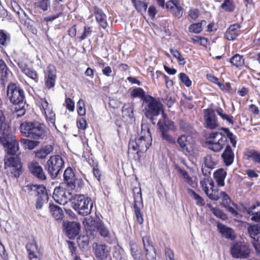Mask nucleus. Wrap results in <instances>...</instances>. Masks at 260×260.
Wrapping results in <instances>:
<instances>
[{
	"label": "nucleus",
	"instance_id": "1",
	"mask_svg": "<svg viewBox=\"0 0 260 260\" xmlns=\"http://www.w3.org/2000/svg\"><path fill=\"white\" fill-rule=\"evenodd\" d=\"M1 144L6 152L4 158L5 169L8 175L13 178L20 175L21 165L18 155L20 154L18 143L15 137L11 134L4 133L1 139Z\"/></svg>",
	"mask_w": 260,
	"mask_h": 260
},
{
	"label": "nucleus",
	"instance_id": "2",
	"mask_svg": "<svg viewBox=\"0 0 260 260\" xmlns=\"http://www.w3.org/2000/svg\"><path fill=\"white\" fill-rule=\"evenodd\" d=\"M221 129L223 131L224 133L219 132L211 133L209 137V139L210 140H207L206 142L209 145V148L214 152H219L223 148L226 144L228 138L234 147L236 145L237 142L235 137L229 129L222 127Z\"/></svg>",
	"mask_w": 260,
	"mask_h": 260
},
{
	"label": "nucleus",
	"instance_id": "3",
	"mask_svg": "<svg viewBox=\"0 0 260 260\" xmlns=\"http://www.w3.org/2000/svg\"><path fill=\"white\" fill-rule=\"evenodd\" d=\"M152 138L149 128L147 125H142V130L140 136L135 141L131 140L128 144L129 153L132 151L136 152L139 157L140 153L146 152L151 145Z\"/></svg>",
	"mask_w": 260,
	"mask_h": 260
},
{
	"label": "nucleus",
	"instance_id": "4",
	"mask_svg": "<svg viewBox=\"0 0 260 260\" xmlns=\"http://www.w3.org/2000/svg\"><path fill=\"white\" fill-rule=\"evenodd\" d=\"M19 129L25 137L35 140L42 139L45 136V126L38 121H24Z\"/></svg>",
	"mask_w": 260,
	"mask_h": 260
},
{
	"label": "nucleus",
	"instance_id": "5",
	"mask_svg": "<svg viewBox=\"0 0 260 260\" xmlns=\"http://www.w3.org/2000/svg\"><path fill=\"white\" fill-rule=\"evenodd\" d=\"M143 104L146 117L150 119L152 123L155 124L154 117L158 116L160 113L162 115V113L164 112L162 104L158 100L150 95H147Z\"/></svg>",
	"mask_w": 260,
	"mask_h": 260
},
{
	"label": "nucleus",
	"instance_id": "6",
	"mask_svg": "<svg viewBox=\"0 0 260 260\" xmlns=\"http://www.w3.org/2000/svg\"><path fill=\"white\" fill-rule=\"evenodd\" d=\"M72 204L73 209L82 216L89 214L93 207L91 199L82 194H76L74 197Z\"/></svg>",
	"mask_w": 260,
	"mask_h": 260
},
{
	"label": "nucleus",
	"instance_id": "7",
	"mask_svg": "<svg viewBox=\"0 0 260 260\" xmlns=\"http://www.w3.org/2000/svg\"><path fill=\"white\" fill-rule=\"evenodd\" d=\"M157 126L161 133L162 139L170 144H174L176 142L175 139L173 138L168 133L169 131L173 132L176 130L174 122L170 120L167 116V115L162 113V119H160Z\"/></svg>",
	"mask_w": 260,
	"mask_h": 260
},
{
	"label": "nucleus",
	"instance_id": "8",
	"mask_svg": "<svg viewBox=\"0 0 260 260\" xmlns=\"http://www.w3.org/2000/svg\"><path fill=\"white\" fill-rule=\"evenodd\" d=\"M7 96L13 104H23L25 98L23 90L20 86L12 83L8 85Z\"/></svg>",
	"mask_w": 260,
	"mask_h": 260
},
{
	"label": "nucleus",
	"instance_id": "9",
	"mask_svg": "<svg viewBox=\"0 0 260 260\" xmlns=\"http://www.w3.org/2000/svg\"><path fill=\"white\" fill-rule=\"evenodd\" d=\"M230 252L234 258H246L249 256L250 249L246 242L238 241L231 245Z\"/></svg>",
	"mask_w": 260,
	"mask_h": 260
},
{
	"label": "nucleus",
	"instance_id": "10",
	"mask_svg": "<svg viewBox=\"0 0 260 260\" xmlns=\"http://www.w3.org/2000/svg\"><path fill=\"white\" fill-rule=\"evenodd\" d=\"M64 166L62 158L58 155L51 156L47 161L48 172L52 178H56Z\"/></svg>",
	"mask_w": 260,
	"mask_h": 260
},
{
	"label": "nucleus",
	"instance_id": "11",
	"mask_svg": "<svg viewBox=\"0 0 260 260\" xmlns=\"http://www.w3.org/2000/svg\"><path fill=\"white\" fill-rule=\"evenodd\" d=\"M134 199V208L137 221L140 224L143 222V218L141 213V209L143 207L141 187H135L133 188Z\"/></svg>",
	"mask_w": 260,
	"mask_h": 260
},
{
	"label": "nucleus",
	"instance_id": "12",
	"mask_svg": "<svg viewBox=\"0 0 260 260\" xmlns=\"http://www.w3.org/2000/svg\"><path fill=\"white\" fill-rule=\"evenodd\" d=\"M165 7L174 17L179 19L183 13V8L181 6L178 0H169L167 2Z\"/></svg>",
	"mask_w": 260,
	"mask_h": 260
},
{
	"label": "nucleus",
	"instance_id": "13",
	"mask_svg": "<svg viewBox=\"0 0 260 260\" xmlns=\"http://www.w3.org/2000/svg\"><path fill=\"white\" fill-rule=\"evenodd\" d=\"M71 193L64 188L60 187H55L52 197L54 201L59 204H64L70 200Z\"/></svg>",
	"mask_w": 260,
	"mask_h": 260
},
{
	"label": "nucleus",
	"instance_id": "14",
	"mask_svg": "<svg viewBox=\"0 0 260 260\" xmlns=\"http://www.w3.org/2000/svg\"><path fill=\"white\" fill-rule=\"evenodd\" d=\"M28 168L30 172L37 179L44 181L47 179L46 175L42 167L36 161H32L28 164Z\"/></svg>",
	"mask_w": 260,
	"mask_h": 260
},
{
	"label": "nucleus",
	"instance_id": "15",
	"mask_svg": "<svg viewBox=\"0 0 260 260\" xmlns=\"http://www.w3.org/2000/svg\"><path fill=\"white\" fill-rule=\"evenodd\" d=\"M102 222L99 217L94 219L89 218L83 221V224L87 233L89 232L90 235L94 236V233L98 232Z\"/></svg>",
	"mask_w": 260,
	"mask_h": 260
},
{
	"label": "nucleus",
	"instance_id": "16",
	"mask_svg": "<svg viewBox=\"0 0 260 260\" xmlns=\"http://www.w3.org/2000/svg\"><path fill=\"white\" fill-rule=\"evenodd\" d=\"M204 119L207 127L215 129L218 126L217 118L212 109H207L204 110Z\"/></svg>",
	"mask_w": 260,
	"mask_h": 260
},
{
	"label": "nucleus",
	"instance_id": "17",
	"mask_svg": "<svg viewBox=\"0 0 260 260\" xmlns=\"http://www.w3.org/2000/svg\"><path fill=\"white\" fill-rule=\"evenodd\" d=\"M23 190L30 197H38L46 191V189L43 185L28 184L24 186Z\"/></svg>",
	"mask_w": 260,
	"mask_h": 260
},
{
	"label": "nucleus",
	"instance_id": "18",
	"mask_svg": "<svg viewBox=\"0 0 260 260\" xmlns=\"http://www.w3.org/2000/svg\"><path fill=\"white\" fill-rule=\"evenodd\" d=\"M67 235L70 239H74L77 236L80 230V224L75 221L68 222L64 224Z\"/></svg>",
	"mask_w": 260,
	"mask_h": 260
},
{
	"label": "nucleus",
	"instance_id": "19",
	"mask_svg": "<svg viewBox=\"0 0 260 260\" xmlns=\"http://www.w3.org/2000/svg\"><path fill=\"white\" fill-rule=\"evenodd\" d=\"M110 247L105 244H96L95 254L99 260H106L110 255Z\"/></svg>",
	"mask_w": 260,
	"mask_h": 260
},
{
	"label": "nucleus",
	"instance_id": "20",
	"mask_svg": "<svg viewBox=\"0 0 260 260\" xmlns=\"http://www.w3.org/2000/svg\"><path fill=\"white\" fill-rule=\"evenodd\" d=\"M217 228L222 237L232 241L236 238V234L232 228L221 223H218Z\"/></svg>",
	"mask_w": 260,
	"mask_h": 260
},
{
	"label": "nucleus",
	"instance_id": "21",
	"mask_svg": "<svg viewBox=\"0 0 260 260\" xmlns=\"http://www.w3.org/2000/svg\"><path fill=\"white\" fill-rule=\"evenodd\" d=\"M56 78V70L53 67L49 66L45 81V86L47 88L50 89L54 86Z\"/></svg>",
	"mask_w": 260,
	"mask_h": 260
},
{
	"label": "nucleus",
	"instance_id": "22",
	"mask_svg": "<svg viewBox=\"0 0 260 260\" xmlns=\"http://www.w3.org/2000/svg\"><path fill=\"white\" fill-rule=\"evenodd\" d=\"M93 12L95 16L96 21L102 28L105 29L108 26V23L106 15L103 10L97 7H94Z\"/></svg>",
	"mask_w": 260,
	"mask_h": 260
},
{
	"label": "nucleus",
	"instance_id": "23",
	"mask_svg": "<svg viewBox=\"0 0 260 260\" xmlns=\"http://www.w3.org/2000/svg\"><path fill=\"white\" fill-rule=\"evenodd\" d=\"M49 211L52 217L56 220H62L64 216V213L62 209L57 205H49Z\"/></svg>",
	"mask_w": 260,
	"mask_h": 260
},
{
	"label": "nucleus",
	"instance_id": "24",
	"mask_svg": "<svg viewBox=\"0 0 260 260\" xmlns=\"http://www.w3.org/2000/svg\"><path fill=\"white\" fill-rule=\"evenodd\" d=\"M221 157L226 166H230L233 163L234 155L230 145H228L226 146L224 152L221 155Z\"/></svg>",
	"mask_w": 260,
	"mask_h": 260
},
{
	"label": "nucleus",
	"instance_id": "25",
	"mask_svg": "<svg viewBox=\"0 0 260 260\" xmlns=\"http://www.w3.org/2000/svg\"><path fill=\"white\" fill-rule=\"evenodd\" d=\"M75 177L72 169L70 167L67 168L63 173V181L68 187L74 186L73 182L74 181Z\"/></svg>",
	"mask_w": 260,
	"mask_h": 260
},
{
	"label": "nucleus",
	"instance_id": "26",
	"mask_svg": "<svg viewBox=\"0 0 260 260\" xmlns=\"http://www.w3.org/2000/svg\"><path fill=\"white\" fill-rule=\"evenodd\" d=\"M248 232L253 241L260 242V224H254L248 228Z\"/></svg>",
	"mask_w": 260,
	"mask_h": 260
},
{
	"label": "nucleus",
	"instance_id": "27",
	"mask_svg": "<svg viewBox=\"0 0 260 260\" xmlns=\"http://www.w3.org/2000/svg\"><path fill=\"white\" fill-rule=\"evenodd\" d=\"M226 175V173L223 169H219L214 172V177L219 186L224 185V179Z\"/></svg>",
	"mask_w": 260,
	"mask_h": 260
},
{
	"label": "nucleus",
	"instance_id": "28",
	"mask_svg": "<svg viewBox=\"0 0 260 260\" xmlns=\"http://www.w3.org/2000/svg\"><path fill=\"white\" fill-rule=\"evenodd\" d=\"M248 214L252 216L251 219L253 221V218L260 216V202L249 207L247 210Z\"/></svg>",
	"mask_w": 260,
	"mask_h": 260
},
{
	"label": "nucleus",
	"instance_id": "29",
	"mask_svg": "<svg viewBox=\"0 0 260 260\" xmlns=\"http://www.w3.org/2000/svg\"><path fill=\"white\" fill-rule=\"evenodd\" d=\"M131 95L132 98H139L143 100V104L144 103V100L147 95L145 94L144 90L140 88L137 87L133 89L131 92Z\"/></svg>",
	"mask_w": 260,
	"mask_h": 260
},
{
	"label": "nucleus",
	"instance_id": "30",
	"mask_svg": "<svg viewBox=\"0 0 260 260\" xmlns=\"http://www.w3.org/2000/svg\"><path fill=\"white\" fill-rule=\"evenodd\" d=\"M145 1L146 0H134L132 2L137 11L142 13L145 12L147 8V4Z\"/></svg>",
	"mask_w": 260,
	"mask_h": 260
},
{
	"label": "nucleus",
	"instance_id": "31",
	"mask_svg": "<svg viewBox=\"0 0 260 260\" xmlns=\"http://www.w3.org/2000/svg\"><path fill=\"white\" fill-rule=\"evenodd\" d=\"M230 62L237 68H240L243 66L244 59L242 55L236 54L230 59Z\"/></svg>",
	"mask_w": 260,
	"mask_h": 260
},
{
	"label": "nucleus",
	"instance_id": "32",
	"mask_svg": "<svg viewBox=\"0 0 260 260\" xmlns=\"http://www.w3.org/2000/svg\"><path fill=\"white\" fill-rule=\"evenodd\" d=\"M177 142L180 147L183 151H185L187 153L190 152V150L187 147V136L184 135L180 136L177 139Z\"/></svg>",
	"mask_w": 260,
	"mask_h": 260
},
{
	"label": "nucleus",
	"instance_id": "33",
	"mask_svg": "<svg viewBox=\"0 0 260 260\" xmlns=\"http://www.w3.org/2000/svg\"><path fill=\"white\" fill-rule=\"evenodd\" d=\"M207 206L210 208L212 213L217 217L222 220H225L228 219L227 215L220 209L213 207L210 204H207Z\"/></svg>",
	"mask_w": 260,
	"mask_h": 260
},
{
	"label": "nucleus",
	"instance_id": "34",
	"mask_svg": "<svg viewBox=\"0 0 260 260\" xmlns=\"http://www.w3.org/2000/svg\"><path fill=\"white\" fill-rule=\"evenodd\" d=\"M206 23L205 20H202L201 22L192 24L189 25L188 30L190 32L199 34L202 31V25Z\"/></svg>",
	"mask_w": 260,
	"mask_h": 260
},
{
	"label": "nucleus",
	"instance_id": "35",
	"mask_svg": "<svg viewBox=\"0 0 260 260\" xmlns=\"http://www.w3.org/2000/svg\"><path fill=\"white\" fill-rule=\"evenodd\" d=\"M37 199L36 203V208L37 209H40L42 208L44 204L47 201L48 199L47 191L42 193L37 197Z\"/></svg>",
	"mask_w": 260,
	"mask_h": 260
},
{
	"label": "nucleus",
	"instance_id": "36",
	"mask_svg": "<svg viewBox=\"0 0 260 260\" xmlns=\"http://www.w3.org/2000/svg\"><path fill=\"white\" fill-rule=\"evenodd\" d=\"M44 113L45 114L46 120L49 124L52 125V126L55 127L56 128L55 124V114L54 112L52 111V110H50Z\"/></svg>",
	"mask_w": 260,
	"mask_h": 260
},
{
	"label": "nucleus",
	"instance_id": "37",
	"mask_svg": "<svg viewBox=\"0 0 260 260\" xmlns=\"http://www.w3.org/2000/svg\"><path fill=\"white\" fill-rule=\"evenodd\" d=\"M26 248L27 250L29 252V255L30 254H35L39 252V249L38 248V246L36 244V242L32 240L30 241H29L26 245Z\"/></svg>",
	"mask_w": 260,
	"mask_h": 260
},
{
	"label": "nucleus",
	"instance_id": "38",
	"mask_svg": "<svg viewBox=\"0 0 260 260\" xmlns=\"http://www.w3.org/2000/svg\"><path fill=\"white\" fill-rule=\"evenodd\" d=\"M171 54L178 59V63L180 65H184L185 63V59L182 57L181 53L177 50L171 48L170 50Z\"/></svg>",
	"mask_w": 260,
	"mask_h": 260
},
{
	"label": "nucleus",
	"instance_id": "39",
	"mask_svg": "<svg viewBox=\"0 0 260 260\" xmlns=\"http://www.w3.org/2000/svg\"><path fill=\"white\" fill-rule=\"evenodd\" d=\"M11 6L14 12H15L19 18L22 17V15L25 14L24 11L20 8L16 1H11Z\"/></svg>",
	"mask_w": 260,
	"mask_h": 260
},
{
	"label": "nucleus",
	"instance_id": "40",
	"mask_svg": "<svg viewBox=\"0 0 260 260\" xmlns=\"http://www.w3.org/2000/svg\"><path fill=\"white\" fill-rule=\"evenodd\" d=\"M5 121V118L2 111H0V132H2L3 136L8 133L7 125Z\"/></svg>",
	"mask_w": 260,
	"mask_h": 260
},
{
	"label": "nucleus",
	"instance_id": "41",
	"mask_svg": "<svg viewBox=\"0 0 260 260\" xmlns=\"http://www.w3.org/2000/svg\"><path fill=\"white\" fill-rule=\"evenodd\" d=\"M221 8L225 11L233 12L235 9L233 0H224L221 6Z\"/></svg>",
	"mask_w": 260,
	"mask_h": 260
},
{
	"label": "nucleus",
	"instance_id": "42",
	"mask_svg": "<svg viewBox=\"0 0 260 260\" xmlns=\"http://www.w3.org/2000/svg\"><path fill=\"white\" fill-rule=\"evenodd\" d=\"M204 164L207 168L212 169L216 165V162L211 155H208L204 157Z\"/></svg>",
	"mask_w": 260,
	"mask_h": 260
},
{
	"label": "nucleus",
	"instance_id": "43",
	"mask_svg": "<svg viewBox=\"0 0 260 260\" xmlns=\"http://www.w3.org/2000/svg\"><path fill=\"white\" fill-rule=\"evenodd\" d=\"M131 251L132 256L135 260H140V252L136 244L131 245Z\"/></svg>",
	"mask_w": 260,
	"mask_h": 260
},
{
	"label": "nucleus",
	"instance_id": "44",
	"mask_svg": "<svg viewBox=\"0 0 260 260\" xmlns=\"http://www.w3.org/2000/svg\"><path fill=\"white\" fill-rule=\"evenodd\" d=\"M179 125L180 128L183 132L191 133L192 131V126L190 124L183 120H179Z\"/></svg>",
	"mask_w": 260,
	"mask_h": 260
},
{
	"label": "nucleus",
	"instance_id": "45",
	"mask_svg": "<svg viewBox=\"0 0 260 260\" xmlns=\"http://www.w3.org/2000/svg\"><path fill=\"white\" fill-rule=\"evenodd\" d=\"M248 156L251 158L253 161L260 165V152L251 150L248 152Z\"/></svg>",
	"mask_w": 260,
	"mask_h": 260
},
{
	"label": "nucleus",
	"instance_id": "46",
	"mask_svg": "<svg viewBox=\"0 0 260 260\" xmlns=\"http://www.w3.org/2000/svg\"><path fill=\"white\" fill-rule=\"evenodd\" d=\"M100 235L104 238H109L110 236V233L107 228L103 222H102L99 228L98 231Z\"/></svg>",
	"mask_w": 260,
	"mask_h": 260
},
{
	"label": "nucleus",
	"instance_id": "47",
	"mask_svg": "<svg viewBox=\"0 0 260 260\" xmlns=\"http://www.w3.org/2000/svg\"><path fill=\"white\" fill-rule=\"evenodd\" d=\"M208 198L213 201H217L219 199L220 197L218 194V191L216 189L209 190L205 192Z\"/></svg>",
	"mask_w": 260,
	"mask_h": 260
},
{
	"label": "nucleus",
	"instance_id": "48",
	"mask_svg": "<svg viewBox=\"0 0 260 260\" xmlns=\"http://www.w3.org/2000/svg\"><path fill=\"white\" fill-rule=\"evenodd\" d=\"M24 73L27 76L37 82L38 74L37 72L32 68H28L27 70H24Z\"/></svg>",
	"mask_w": 260,
	"mask_h": 260
},
{
	"label": "nucleus",
	"instance_id": "49",
	"mask_svg": "<svg viewBox=\"0 0 260 260\" xmlns=\"http://www.w3.org/2000/svg\"><path fill=\"white\" fill-rule=\"evenodd\" d=\"M23 144L25 145V146L29 150L33 149L38 145L39 143L37 141H32L28 139H23Z\"/></svg>",
	"mask_w": 260,
	"mask_h": 260
},
{
	"label": "nucleus",
	"instance_id": "50",
	"mask_svg": "<svg viewBox=\"0 0 260 260\" xmlns=\"http://www.w3.org/2000/svg\"><path fill=\"white\" fill-rule=\"evenodd\" d=\"M84 102L82 99H80L77 103L78 110L77 112L79 115L83 116L85 114V109Z\"/></svg>",
	"mask_w": 260,
	"mask_h": 260
},
{
	"label": "nucleus",
	"instance_id": "51",
	"mask_svg": "<svg viewBox=\"0 0 260 260\" xmlns=\"http://www.w3.org/2000/svg\"><path fill=\"white\" fill-rule=\"evenodd\" d=\"M178 171L181 174L184 179V181L188 184L191 185L192 183V180L191 178L188 175L187 171L181 169L180 168L178 169Z\"/></svg>",
	"mask_w": 260,
	"mask_h": 260
},
{
	"label": "nucleus",
	"instance_id": "52",
	"mask_svg": "<svg viewBox=\"0 0 260 260\" xmlns=\"http://www.w3.org/2000/svg\"><path fill=\"white\" fill-rule=\"evenodd\" d=\"M179 79L181 82L187 87H189L191 85V81L189 79L188 76L184 73H181L179 75Z\"/></svg>",
	"mask_w": 260,
	"mask_h": 260
},
{
	"label": "nucleus",
	"instance_id": "53",
	"mask_svg": "<svg viewBox=\"0 0 260 260\" xmlns=\"http://www.w3.org/2000/svg\"><path fill=\"white\" fill-rule=\"evenodd\" d=\"M190 192L191 193V196L194 199L195 201H196V204L200 206H203L204 205V203L202 198L193 190H191Z\"/></svg>",
	"mask_w": 260,
	"mask_h": 260
},
{
	"label": "nucleus",
	"instance_id": "54",
	"mask_svg": "<svg viewBox=\"0 0 260 260\" xmlns=\"http://www.w3.org/2000/svg\"><path fill=\"white\" fill-rule=\"evenodd\" d=\"M11 71L9 70L1 73V77L0 79L1 84L3 86H5V83L8 81V77L11 74Z\"/></svg>",
	"mask_w": 260,
	"mask_h": 260
},
{
	"label": "nucleus",
	"instance_id": "55",
	"mask_svg": "<svg viewBox=\"0 0 260 260\" xmlns=\"http://www.w3.org/2000/svg\"><path fill=\"white\" fill-rule=\"evenodd\" d=\"M142 241L143 243L144 248L146 252H148L149 251L152 249V245L150 244L149 237L145 236L143 237Z\"/></svg>",
	"mask_w": 260,
	"mask_h": 260
},
{
	"label": "nucleus",
	"instance_id": "56",
	"mask_svg": "<svg viewBox=\"0 0 260 260\" xmlns=\"http://www.w3.org/2000/svg\"><path fill=\"white\" fill-rule=\"evenodd\" d=\"M38 1V7L43 11L47 10L48 7L50 6V3L49 0H39Z\"/></svg>",
	"mask_w": 260,
	"mask_h": 260
},
{
	"label": "nucleus",
	"instance_id": "57",
	"mask_svg": "<svg viewBox=\"0 0 260 260\" xmlns=\"http://www.w3.org/2000/svg\"><path fill=\"white\" fill-rule=\"evenodd\" d=\"M220 194V196L219 197L222 198L223 201L222 203L223 206L226 204H230L231 203V200L224 191H221Z\"/></svg>",
	"mask_w": 260,
	"mask_h": 260
},
{
	"label": "nucleus",
	"instance_id": "58",
	"mask_svg": "<svg viewBox=\"0 0 260 260\" xmlns=\"http://www.w3.org/2000/svg\"><path fill=\"white\" fill-rule=\"evenodd\" d=\"M199 11L197 9L192 8L190 9L188 12V15L193 20H196L199 16Z\"/></svg>",
	"mask_w": 260,
	"mask_h": 260
},
{
	"label": "nucleus",
	"instance_id": "59",
	"mask_svg": "<svg viewBox=\"0 0 260 260\" xmlns=\"http://www.w3.org/2000/svg\"><path fill=\"white\" fill-rule=\"evenodd\" d=\"M50 152V150L47 149L46 148H44L40 150L39 151H38L36 153V155L40 158H44L46 157L47 155L49 154Z\"/></svg>",
	"mask_w": 260,
	"mask_h": 260
},
{
	"label": "nucleus",
	"instance_id": "60",
	"mask_svg": "<svg viewBox=\"0 0 260 260\" xmlns=\"http://www.w3.org/2000/svg\"><path fill=\"white\" fill-rule=\"evenodd\" d=\"M73 184H74V186L69 187L71 189H78V188H81L83 185V181L81 179H77L76 177L75 178L74 181L73 182Z\"/></svg>",
	"mask_w": 260,
	"mask_h": 260
},
{
	"label": "nucleus",
	"instance_id": "61",
	"mask_svg": "<svg viewBox=\"0 0 260 260\" xmlns=\"http://www.w3.org/2000/svg\"><path fill=\"white\" fill-rule=\"evenodd\" d=\"M78 242L79 245L83 244V246H87L89 244V238L87 236H80L78 238Z\"/></svg>",
	"mask_w": 260,
	"mask_h": 260
},
{
	"label": "nucleus",
	"instance_id": "62",
	"mask_svg": "<svg viewBox=\"0 0 260 260\" xmlns=\"http://www.w3.org/2000/svg\"><path fill=\"white\" fill-rule=\"evenodd\" d=\"M209 182V177H203L200 180V184L204 192L207 191L209 188L207 186Z\"/></svg>",
	"mask_w": 260,
	"mask_h": 260
},
{
	"label": "nucleus",
	"instance_id": "63",
	"mask_svg": "<svg viewBox=\"0 0 260 260\" xmlns=\"http://www.w3.org/2000/svg\"><path fill=\"white\" fill-rule=\"evenodd\" d=\"M239 34V32H234L233 31L229 32V31H226L225 36L228 40L233 41L236 39Z\"/></svg>",
	"mask_w": 260,
	"mask_h": 260
},
{
	"label": "nucleus",
	"instance_id": "64",
	"mask_svg": "<svg viewBox=\"0 0 260 260\" xmlns=\"http://www.w3.org/2000/svg\"><path fill=\"white\" fill-rule=\"evenodd\" d=\"M77 125L79 129H86L87 126L86 120L84 118H80L77 122Z\"/></svg>",
	"mask_w": 260,
	"mask_h": 260
}]
</instances>
